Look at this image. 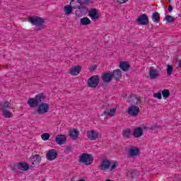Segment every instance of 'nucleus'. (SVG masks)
I'll list each match as a JSON object with an SVG mask.
<instances>
[{
    "label": "nucleus",
    "instance_id": "nucleus-1",
    "mask_svg": "<svg viewBox=\"0 0 181 181\" xmlns=\"http://www.w3.org/2000/svg\"><path fill=\"white\" fill-rule=\"evenodd\" d=\"M118 165V161L111 163L107 158H103L98 166V169L100 170H110L111 173H114L117 170Z\"/></svg>",
    "mask_w": 181,
    "mask_h": 181
},
{
    "label": "nucleus",
    "instance_id": "nucleus-2",
    "mask_svg": "<svg viewBox=\"0 0 181 181\" xmlns=\"http://www.w3.org/2000/svg\"><path fill=\"white\" fill-rule=\"evenodd\" d=\"M45 98H46V96H45V94L41 93L38 95H36L35 98H30L28 100V104L30 107L33 108L35 107H37L39 104L40 103L42 104V103L45 101Z\"/></svg>",
    "mask_w": 181,
    "mask_h": 181
},
{
    "label": "nucleus",
    "instance_id": "nucleus-3",
    "mask_svg": "<svg viewBox=\"0 0 181 181\" xmlns=\"http://www.w3.org/2000/svg\"><path fill=\"white\" fill-rule=\"evenodd\" d=\"M11 108V103L8 101L1 104V111H3V115L5 118H12L13 114L8 110Z\"/></svg>",
    "mask_w": 181,
    "mask_h": 181
},
{
    "label": "nucleus",
    "instance_id": "nucleus-4",
    "mask_svg": "<svg viewBox=\"0 0 181 181\" xmlns=\"http://www.w3.org/2000/svg\"><path fill=\"white\" fill-rule=\"evenodd\" d=\"M93 161L94 157L91 154L84 153L79 157V162L81 163H85L87 166L91 165V163Z\"/></svg>",
    "mask_w": 181,
    "mask_h": 181
},
{
    "label": "nucleus",
    "instance_id": "nucleus-5",
    "mask_svg": "<svg viewBox=\"0 0 181 181\" xmlns=\"http://www.w3.org/2000/svg\"><path fill=\"white\" fill-rule=\"evenodd\" d=\"M49 107L50 105H49V103H42L38 105L37 112V114H39V115H43L45 114H47V112L49 110Z\"/></svg>",
    "mask_w": 181,
    "mask_h": 181
},
{
    "label": "nucleus",
    "instance_id": "nucleus-6",
    "mask_svg": "<svg viewBox=\"0 0 181 181\" xmlns=\"http://www.w3.org/2000/svg\"><path fill=\"white\" fill-rule=\"evenodd\" d=\"M100 83V77L98 76H93L88 80V84L91 88H95Z\"/></svg>",
    "mask_w": 181,
    "mask_h": 181
},
{
    "label": "nucleus",
    "instance_id": "nucleus-7",
    "mask_svg": "<svg viewBox=\"0 0 181 181\" xmlns=\"http://www.w3.org/2000/svg\"><path fill=\"white\" fill-rule=\"evenodd\" d=\"M30 22L32 23V25H35V26H43L45 19L39 16H34L30 18Z\"/></svg>",
    "mask_w": 181,
    "mask_h": 181
},
{
    "label": "nucleus",
    "instance_id": "nucleus-8",
    "mask_svg": "<svg viewBox=\"0 0 181 181\" xmlns=\"http://www.w3.org/2000/svg\"><path fill=\"white\" fill-rule=\"evenodd\" d=\"M139 107L131 105L127 110V112L129 114V115H130V117H136L139 115Z\"/></svg>",
    "mask_w": 181,
    "mask_h": 181
},
{
    "label": "nucleus",
    "instance_id": "nucleus-9",
    "mask_svg": "<svg viewBox=\"0 0 181 181\" xmlns=\"http://www.w3.org/2000/svg\"><path fill=\"white\" fill-rule=\"evenodd\" d=\"M128 103H129L131 105H139V104H141V103H142V100L141 99V97L137 96L136 95H132L128 98Z\"/></svg>",
    "mask_w": 181,
    "mask_h": 181
},
{
    "label": "nucleus",
    "instance_id": "nucleus-10",
    "mask_svg": "<svg viewBox=\"0 0 181 181\" xmlns=\"http://www.w3.org/2000/svg\"><path fill=\"white\" fill-rule=\"evenodd\" d=\"M59 156L57 151L56 149H50L46 154V158L47 160H54Z\"/></svg>",
    "mask_w": 181,
    "mask_h": 181
},
{
    "label": "nucleus",
    "instance_id": "nucleus-11",
    "mask_svg": "<svg viewBox=\"0 0 181 181\" xmlns=\"http://www.w3.org/2000/svg\"><path fill=\"white\" fill-rule=\"evenodd\" d=\"M88 16H90L93 22H96L100 18V15L98 14V11H97V8H90L88 11Z\"/></svg>",
    "mask_w": 181,
    "mask_h": 181
},
{
    "label": "nucleus",
    "instance_id": "nucleus-12",
    "mask_svg": "<svg viewBox=\"0 0 181 181\" xmlns=\"http://www.w3.org/2000/svg\"><path fill=\"white\" fill-rule=\"evenodd\" d=\"M136 21L138 25H145L149 23V18H148V16H146V14H141L138 17Z\"/></svg>",
    "mask_w": 181,
    "mask_h": 181
},
{
    "label": "nucleus",
    "instance_id": "nucleus-13",
    "mask_svg": "<svg viewBox=\"0 0 181 181\" xmlns=\"http://www.w3.org/2000/svg\"><path fill=\"white\" fill-rule=\"evenodd\" d=\"M128 153L130 158H135L137 155H139V148L130 146L128 148Z\"/></svg>",
    "mask_w": 181,
    "mask_h": 181
},
{
    "label": "nucleus",
    "instance_id": "nucleus-14",
    "mask_svg": "<svg viewBox=\"0 0 181 181\" xmlns=\"http://www.w3.org/2000/svg\"><path fill=\"white\" fill-rule=\"evenodd\" d=\"M86 136L89 141H95L98 138V132L95 130H89L86 133Z\"/></svg>",
    "mask_w": 181,
    "mask_h": 181
},
{
    "label": "nucleus",
    "instance_id": "nucleus-15",
    "mask_svg": "<svg viewBox=\"0 0 181 181\" xmlns=\"http://www.w3.org/2000/svg\"><path fill=\"white\" fill-rule=\"evenodd\" d=\"M74 9H78L82 15H87L90 11H88V8L85 6L84 5H75L73 6Z\"/></svg>",
    "mask_w": 181,
    "mask_h": 181
},
{
    "label": "nucleus",
    "instance_id": "nucleus-16",
    "mask_svg": "<svg viewBox=\"0 0 181 181\" xmlns=\"http://www.w3.org/2000/svg\"><path fill=\"white\" fill-rule=\"evenodd\" d=\"M14 168H18V170L26 172V170H29V165L25 162H20L18 165H14Z\"/></svg>",
    "mask_w": 181,
    "mask_h": 181
},
{
    "label": "nucleus",
    "instance_id": "nucleus-17",
    "mask_svg": "<svg viewBox=\"0 0 181 181\" xmlns=\"http://www.w3.org/2000/svg\"><path fill=\"white\" fill-rule=\"evenodd\" d=\"M103 83H111L112 81V75L110 72H106L101 76Z\"/></svg>",
    "mask_w": 181,
    "mask_h": 181
},
{
    "label": "nucleus",
    "instance_id": "nucleus-18",
    "mask_svg": "<svg viewBox=\"0 0 181 181\" xmlns=\"http://www.w3.org/2000/svg\"><path fill=\"white\" fill-rule=\"evenodd\" d=\"M55 141L58 145H64V144H66L67 138L64 136V134H59L57 136Z\"/></svg>",
    "mask_w": 181,
    "mask_h": 181
},
{
    "label": "nucleus",
    "instance_id": "nucleus-19",
    "mask_svg": "<svg viewBox=\"0 0 181 181\" xmlns=\"http://www.w3.org/2000/svg\"><path fill=\"white\" fill-rule=\"evenodd\" d=\"M144 135V129L142 127H137L133 131V136L134 138H141Z\"/></svg>",
    "mask_w": 181,
    "mask_h": 181
},
{
    "label": "nucleus",
    "instance_id": "nucleus-20",
    "mask_svg": "<svg viewBox=\"0 0 181 181\" xmlns=\"http://www.w3.org/2000/svg\"><path fill=\"white\" fill-rule=\"evenodd\" d=\"M78 135H80V132L76 129H73L69 131V136L71 139H74V141L78 139Z\"/></svg>",
    "mask_w": 181,
    "mask_h": 181
},
{
    "label": "nucleus",
    "instance_id": "nucleus-21",
    "mask_svg": "<svg viewBox=\"0 0 181 181\" xmlns=\"http://www.w3.org/2000/svg\"><path fill=\"white\" fill-rule=\"evenodd\" d=\"M160 74H159V71H158L156 69H150L149 77L152 80L158 78V77H160Z\"/></svg>",
    "mask_w": 181,
    "mask_h": 181
},
{
    "label": "nucleus",
    "instance_id": "nucleus-22",
    "mask_svg": "<svg viewBox=\"0 0 181 181\" xmlns=\"http://www.w3.org/2000/svg\"><path fill=\"white\" fill-rule=\"evenodd\" d=\"M119 67L123 71H128L129 69L131 68V65H129V63L128 62H120Z\"/></svg>",
    "mask_w": 181,
    "mask_h": 181
},
{
    "label": "nucleus",
    "instance_id": "nucleus-23",
    "mask_svg": "<svg viewBox=\"0 0 181 181\" xmlns=\"http://www.w3.org/2000/svg\"><path fill=\"white\" fill-rule=\"evenodd\" d=\"M128 177H131V179H136L139 176V171L136 170H130L127 172Z\"/></svg>",
    "mask_w": 181,
    "mask_h": 181
},
{
    "label": "nucleus",
    "instance_id": "nucleus-24",
    "mask_svg": "<svg viewBox=\"0 0 181 181\" xmlns=\"http://www.w3.org/2000/svg\"><path fill=\"white\" fill-rule=\"evenodd\" d=\"M80 71H81V66H76L71 69L69 73V74H71V76H78L80 74Z\"/></svg>",
    "mask_w": 181,
    "mask_h": 181
},
{
    "label": "nucleus",
    "instance_id": "nucleus-25",
    "mask_svg": "<svg viewBox=\"0 0 181 181\" xmlns=\"http://www.w3.org/2000/svg\"><path fill=\"white\" fill-rule=\"evenodd\" d=\"M112 78H115V80H119L122 76V73L119 69H115L112 71Z\"/></svg>",
    "mask_w": 181,
    "mask_h": 181
},
{
    "label": "nucleus",
    "instance_id": "nucleus-26",
    "mask_svg": "<svg viewBox=\"0 0 181 181\" xmlns=\"http://www.w3.org/2000/svg\"><path fill=\"white\" fill-rule=\"evenodd\" d=\"M115 112H117V108H112L110 110H105L103 112L104 115H108L109 117H114L115 115Z\"/></svg>",
    "mask_w": 181,
    "mask_h": 181
},
{
    "label": "nucleus",
    "instance_id": "nucleus-27",
    "mask_svg": "<svg viewBox=\"0 0 181 181\" xmlns=\"http://www.w3.org/2000/svg\"><path fill=\"white\" fill-rule=\"evenodd\" d=\"M151 19L154 23H159L160 22V14H159L158 12L153 13L151 16Z\"/></svg>",
    "mask_w": 181,
    "mask_h": 181
},
{
    "label": "nucleus",
    "instance_id": "nucleus-28",
    "mask_svg": "<svg viewBox=\"0 0 181 181\" xmlns=\"http://www.w3.org/2000/svg\"><path fill=\"white\" fill-rule=\"evenodd\" d=\"M122 136L124 139H129L131 138V129H126L122 131Z\"/></svg>",
    "mask_w": 181,
    "mask_h": 181
},
{
    "label": "nucleus",
    "instance_id": "nucleus-29",
    "mask_svg": "<svg viewBox=\"0 0 181 181\" xmlns=\"http://www.w3.org/2000/svg\"><path fill=\"white\" fill-rule=\"evenodd\" d=\"M80 22H81V25H82L83 26H86L91 23V20L88 17H83L81 18Z\"/></svg>",
    "mask_w": 181,
    "mask_h": 181
},
{
    "label": "nucleus",
    "instance_id": "nucleus-30",
    "mask_svg": "<svg viewBox=\"0 0 181 181\" xmlns=\"http://www.w3.org/2000/svg\"><path fill=\"white\" fill-rule=\"evenodd\" d=\"M42 160V157L39 155L33 156V162L32 165H37V162H40Z\"/></svg>",
    "mask_w": 181,
    "mask_h": 181
},
{
    "label": "nucleus",
    "instance_id": "nucleus-31",
    "mask_svg": "<svg viewBox=\"0 0 181 181\" xmlns=\"http://www.w3.org/2000/svg\"><path fill=\"white\" fill-rule=\"evenodd\" d=\"M73 9H74V8H73V6H64V12L66 13V15H70V13H71L73 12Z\"/></svg>",
    "mask_w": 181,
    "mask_h": 181
},
{
    "label": "nucleus",
    "instance_id": "nucleus-32",
    "mask_svg": "<svg viewBox=\"0 0 181 181\" xmlns=\"http://www.w3.org/2000/svg\"><path fill=\"white\" fill-rule=\"evenodd\" d=\"M162 95L164 98H168L170 95V92L168 89H164L162 91Z\"/></svg>",
    "mask_w": 181,
    "mask_h": 181
},
{
    "label": "nucleus",
    "instance_id": "nucleus-33",
    "mask_svg": "<svg viewBox=\"0 0 181 181\" xmlns=\"http://www.w3.org/2000/svg\"><path fill=\"white\" fill-rule=\"evenodd\" d=\"M82 0H71L70 5L76 6V5H81Z\"/></svg>",
    "mask_w": 181,
    "mask_h": 181
},
{
    "label": "nucleus",
    "instance_id": "nucleus-34",
    "mask_svg": "<svg viewBox=\"0 0 181 181\" xmlns=\"http://www.w3.org/2000/svg\"><path fill=\"white\" fill-rule=\"evenodd\" d=\"M165 20L168 23H172V22H175V18L172 16H166Z\"/></svg>",
    "mask_w": 181,
    "mask_h": 181
},
{
    "label": "nucleus",
    "instance_id": "nucleus-35",
    "mask_svg": "<svg viewBox=\"0 0 181 181\" xmlns=\"http://www.w3.org/2000/svg\"><path fill=\"white\" fill-rule=\"evenodd\" d=\"M172 71H173V66L172 65L167 66V76H172Z\"/></svg>",
    "mask_w": 181,
    "mask_h": 181
},
{
    "label": "nucleus",
    "instance_id": "nucleus-36",
    "mask_svg": "<svg viewBox=\"0 0 181 181\" xmlns=\"http://www.w3.org/2000/svg\"><path fill=\"white\" fill-rule=\"evenodd\" d=\"M41 138L43 141H48V139L50 138V134L44 133L41 135Z\"/></svg>",
    "mask_w": 181,
    "mask_h": 181
},
{
    "label": "nucleus",
    "instance_id": "nucleus-37",
    "mask_svg": "<svg viewBox=\"0 0 181 181\" xmlns=\"http://www.w3.org/2000/svg\"><path fill=\"white\" fill-rule=\"evenodd\" d=\"M154 98H158V100H162V93L158 92L153 94Z\"/></svg>",
    "mask_w": 181,
    "mask_h": 181
},
{
    "label": "nucleus",
    "instance_id": "nucleus-38",
    "mask_svg": "<svg viewBox=\"0 0 181 181\" xmlns=\"http://www.w3.org/2000/svg\"><path fill=\"white\" fill-rule=\"evenodd\" d=\"M90 4H91V0H83L81 1V5H90Z\"/></svg>",
    "mask_w": 181,
    "mask_h": 181
},
{
    "label": "nucleus",
    "instance_id": "nucleus-39",
    "mask_svg": "<svg viewBox=\"0 0 181 181\" xmlns=\"http://www.w3.org/2000/svg\"><path fill=\"white\" fill-rule=\"evenodd\" d=\"M117 2L118 4H127V2H128V0H117Z\"/></svg>",
    "mask_w": 181,
    "mask_h": 181
},
{
    "label": "nucleus",
    "instance_id": "nucleus-40",
    "mask_svg": "<svg viewBox=\"0 0 181 181\" xmlns=\"http://www.w3.org/2000/svg\"><path fill=\"white\" fill-rule=\"evenodd\" d=\"M90 69V71H94V70L97 69V65L91 66Z\"/></svg>",
    "mask_w": 181,
    "mask_h": 181
},
{
    "label": "nucleus",
    "instance_id": "nucleus-41",
    "mask_svg": "<svg viewBox=\"0 0 181 181\" xmlns=\"http://www.w3.org/2000/svg\"><path fill=\"white\" fill-rule=\"evenodd\" d=\"M173 11V6L172 5L168 6V12H172Z\"/></svg>",
    "mask_w": 181,
    "mask_h": 181
},
{
    "label": "nucleus",
    "instance_id": "nucleus-42",
    "mask_svg": "<svg viewBox=\"0 0 181 181\" xmlns=\"http://www.w3.org/2000/svg\"><path fill=\"white\" fill-rule=\"evenodd\" d=\"M174 180H175V181H180V177L174 178Z\"/></svg>",
    "mask_w": 181,
    "mask_h": 181
},
{
    "label": "nucleus",
    "instance_id": "nucleus-43",
    "mask_svg": "<svg viewBox=\"0 0 181 181\" xmlns=\"http://www.w3.org/2000/svg\"><path fill=\"white\" fill-rule=\"evenodd\" d=\"M75 15H78V11H76V12H75Z\"/></svg>",
    "mask_w": 181,
    "mask_h": 181
},
{
    "label": "nucleus",
    "instance_id": "nucleus-44",
    "mask_svg": "<svg viewBox=\"0 0 181 181\" xmlns=\"http://www.w3.org/2000/svg\"><path fill=\"white\" fill-rule=\"evenodd\" d=\"M143 129H148V127H146L144 126V127H143Z\"/></svg>",
    "mask_w": 181,
    "mask_h": 181
},
{
    "label": "nucleus",
    "instance_id": "nucleus-45",
    "mask_svg": "<svg viewBox=\"0 0 181 181\" xmlns=\"http://www.w3.org/2000/svg\"><path fill=\"white\" fill-rule=\"evenodd\" d=\"M78 181H86V180H84V179H81V180H78Z\"/></svg>",
    "mask_w": 181,
    "mask_h": 181
},
{
    "label": "nucleus",
    "instance_id": "nucleus-46",
    "mask_svg": "<svg viewBox=\"0 0 181 181\" xmlns=\"http://www.w3.org/2000/svg\"><path fill=\"white\" fill-rule=\"evenodd\" d=\"M105 181H112V180H106Z\"/></svg>",
    "mask_w": 181,
    "mask_h": 181
},
{
    "label": "nucleus",
    "instance_id": "nucleus-47",
    "mask_svg": "<svg viewBox=\"0 0 181 181\" xmlns=\"http://www.w3.org/2000/svg\"><path fill=\"white\" fill-rule=\"evenodd\" d=\"M155 129V127H151V129Z\"/></svg>",
    "mask_w": 181,
    "mask_h": 181
},
{
    "label": "nucleus",
    "instance_id": "nucleus-48",
    "mask_svg": "<svg viewBox=\"0 0 181 181\" xmlns=\"http://www.w3.org/2000/svg\"><path fill=\"white\" fill-rule=\"evenodd\" d=\"M171 0H168V2H170Z\"/></svg>",
    "mask_w": 181,
    "mask_h": 181
},
{
    "label": "nucleus",
    "instance_id": "nucleus-49",
    "mask_svg": "<svg viewBox=\"0 0 181 181\" xmlns=\"http://www.w3.org/2000/svg\"><path fill=\"white\" fill-rule=\"evenodd\" d=\"M43 181H45V180H43Z\"/></svg>",
    "mask_w": 181,
    "mask_h": 181
}]
</instances>
